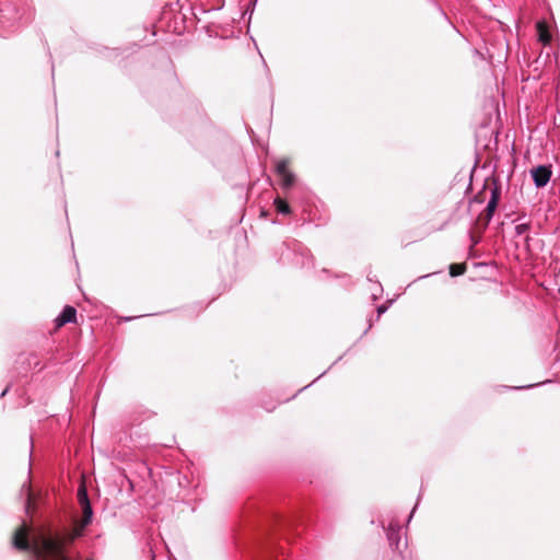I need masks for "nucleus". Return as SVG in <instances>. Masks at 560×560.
Here are the masks:
<instances>
[{"mask_svg": "<svg viewBox=\"0 0 560 560\" xmlns=\"http://www.w3.org/2000/svg\"><path fill=\"white\" fill-rule=\"evenodd\" d=\"M22 7H12L11 1L5 0L0 8V25L4 31H13L21 21H28L32 16L28 0H20Z\"/></svg>", "mask_w": 560, "mask_h": 560, "instance_id": "7ed1b4c3", "label": "nucleus"}, {"mask_svg": "<svg viewBox=\"0 0 560 560\" xmlns=\"http://www.w3.org/2000/svg\"><path fill=\"white\" fill-rule=\"evenodd\" d=\"M500 198H501V186L497 180H493V186L491 187V190H490V199L489 200H492V201L494 200V201L499 202Z\"/></svg>", "mask_w": 560, "mask_h": 560, "instance_id": "2eb2a0df", "label": "nucleus"}, {"mask_svg": "<svg viewBox=\"0 0 560 560\" xmlns=\"http://www.w3.org/2000/svg\"><path fill=\"white\" fill-rule=\"evenodd\" d=\"M368 280L371 281V282L373 281V279H372V277L370 275H368Z\"/></svg>", "mask_w": 560, "mask_h": 560, "instance_id": "a878e982", "label": "nucleus"}, {"mask_svg": "<svg viewBox=\"0 0 560 560\" xmlns=\"http://www.w3.org/2000/svg\"><path fill=\"white\" fill-rule=\"evenodd\" d=\"M386 537L389 544V547L393 551H396L400 558V560H406L405 550L408 547L407 539L401 542L400 537V526L397 523H389L386 528Z\"/></svg>", "mask_w": 560, "mask_h": 560, "instance_id": "20e7f679", "label": "nucleus"}, {"mask_svg": "<svg viewBox=\"0 0 560 560\" xmlns=\"http://www.w3.org/2000/svg\"><path fill=\"white\" fill-rule=\"evenodd\" d=\"M275 409V406H272L271 408H267L268 411H272Z\"/></svg>", "mask_w": 560, "mask_h": 560, "instance_id": "cd10ccee", "label": "nucleus"}, {"mask_svg": "<svg viewBox=\"0 0 560 560\" xmlns=\"http://www.w3.org/2000/svg\"><path fill=\"white\" fill-rule=\"evenodd\" d=\"M538 28H541V24H538ZM551 37L547 31L542 32L539 30V40L544 44H548L550 42Z\"/></svg>", "mask_w": 560, "mask_h": 560, "instance_id": "f3484780", "label": "nucleus"}, {"mask_svg": "<svg viewBox=\"0 0 560 560\" xmlns=\"http://www.w3.org/2000/svg\"><path fill=\"white\" fill-rule=\"evenodd\" d=\"M10 388H11V386H10V385H8V386H7V387H5V388L0 393V398H1V397H4V396L9 393Z\"/></svg>", "mask_w": 560, "mask_h": 560, "instance_id": "6ab92c4d", "label": "nucleus"}, {"mask_svg": "<svg viewBox=\"0 0 560 560\" xmlns=\"http://www.w3.org/2000/svg\"><path fill=\"white\" fill-rule=\"evenodd\" d=\"M498 203L497 201H492V200H489L488 203H487V207H486V210H485V223L486 225L492 220L493 218V214L498 208Z\"/></svg>", "mask_w": 560, "mask_h": 560, "instance_id": "9b49d317", "label": "nucleus"}, {"mask_svg": "<svg viewBox=\"0 0 560 560\" xmlns=\"http://www.w3.org/2000/svg\"><path fill=\"white\" fill-rule=\"evenodd\" d=\"M288 165L289 160L287 159L277 161L275 171L279 177L290 172Z\"/></svg>", "mask_w": 560, "mask_h": 560, "instance_id": "ddd939ff", "label": "nucleus"}, {"mask_svg": "<svg viewBox=\"0 0 560 560\" xmlns=\"http://www.w3.org/2000/svg\"><path fill=\"white\" fill-rule=\"evenodd\" d=\"M273 205H275V208H276L278 213H281V214H284V215L291 213V208H290L289 203L284 199H282L280 197H277L273 200Z\"/></svg>", "mask_w": 560, "mask_h": 560, "instance_id": "1a4fd4ad", "label": "nucleus"}, {"mask_svg": "<svg viewBox=\"0 0 560 560\" xmlns=\"http://www.w3.org/2000/svg\"><path fill=\"white\" fill-rule=\"evenodd\" d=\"M535 385H527V386H518V387H514L515 389H524V388H532L534 387Z\"/></svg>", "mask_w": 560, "mask_h": 560, "instance_id": "4be33fe9", "label": "nucleus"}, {"mask_svg": "<svg viewBox=\"0 0 560 560\" xmlns=\"http://www.w3.org/2000/svg\"><path fill=\"white\" fill-rule=\"evenodd\" d=\"M551 175V165L542 164L530 170V176L533 178L534 185L537 188L545 187L549 183Z\"/></svg>", "mask_w": 560, "mask_h": 560, "instance_id": "423d86ee", "label": "nucleus"}, {"mask_svg": "<svg viewBox=\"0 0 560 560\" xmlns=\"http://www.w3.org/2000/svg\"><path fill=\"white\" fill-rule=\"evenodd\" d=\"M372 327V323L369 324L368 328L364 330L363 334H366V331Z\"/></svg>", "mask_w": 560, "mask_h": 560, "instance_id": "b1692460", "label": "nucleus"}, {"mask_svg": "<svg viewBox=\"0 0 560 560\" xmlns=\"http://www.w3.org/2000/svg\"><path fill=\"white\" fill-rule=\"evenodd\" d=\"M386 537L389 544V547L393 551H396L400 558V560H406L405 550L408 547L407 539L401 542L400 537V526L397 523H389L386 528Z\"/></svg>", "mask_w": 560, "mask_h": 560, "instance_id": "39448f33", "label": "nucleus"}, {"mask_svg": "<svg viewBox=\"0 0 560 560\" xmlns=\"http://www.w3.org/2000/svg\"><path fill=\"white\" fill-rule=\"evenodd\" d=\"M416 508H417V504L415 505V508H413V509H412V511L410 512V515H409L408 522L411 520V517H412V515H413V513H415Z\"/></svg>", "mask_w": 560, "mask_h": 560, "instance_id": "5701e85b", "label": "nucleus"}, {"mask_svg": "<svg viewBox=\"0 0 560 560\" xmlns=\"http://www.w3.org/2000/svg\"><path fill=\"white\" fill-rule=\"evenodd\" d=\"M77 322V310L71 305H66L61 313L56 317L55 323L57 327H62L69 323Z\"/></svg>", "mask_w": 560, "mask_h": 560, "instance_id": "6e6552de", "label": "nucleus"}, {"mask_svg": "<svg viewBox=\"0 0 560 560\" xmlns=\"http://www.w3.org/2000/svg\"><path fill=\"white\" fill-rule=\"evenodd\" d=\"M30 444H31V448L33 447V441L31 440L30 441ZM32 454V451L30 452V455Z\"/></svg>", "mask_w": 560, "mask_h": 560, "instance_id": "bb28decb", "label": "nucleus"}, {"mask_svg": "<svg viewBox=\"0 0 560 560\" xmlns=\"http://www.w3.org/2000/svg\"><path fill=\"white\" fill-rule=\"evenodd\" d=\"M559 293H560V288H559Z\"/></svg>", "mask_w": 560, "mask_h": 560, "instance_id": "c85d7f7f", "label": "nucleus"}, {"mask_svg": "<svg viewBox=\"0 0 560 560\" xmlns=\"http://www.w3.org/2000/svg\"><path fill=\"white\" fill-rule=\"evenodd\" d=\"M529 241H530V237L528 235L525 236L524 243H525V247H526L527 250H529Z\"/></svg>", "mask_w": 560, "mask_h": 560, "instance_id": "aec40b11", "label": "nucleus"}, {"mask_svg": "<svg viewBox=\"0 0 560 560\" xmlns=\"http://www.w3.org/2000/svg\"><path fill=\"white\" fill-rule=\"evenodd\" d=\"M281 255L279 257V261L282 264L291 261L294 266L301 268H312L313 256L308 248H306L302 243L292 240L290 242H284L281 245Z\"/></svg>", "mask_w": 560, "mask_h": 560, "instance_id": "f03ea898", "label": "nucleus"}, {"mask_svg": "<svg viewBox=\"0 0 560 560\" xmlns=\"http://www.w3.org/2000/svg\"><path fill=\"white\" fill-rule=\"evenodd\" d=\"M521 220H522L521 217H518L515 220L516 224H515L514 231H515L516 236H521V235L525 234L530 228L529 222H521Z\"/></svg>", "mask_w": 560, "mask_h": 560, "instance_id": "f8f14e48", "label": "nucleus"}, {"mask_svg": "<svg viewBox=\"0 0 560 560\" xmlns=\"http://www.w3.org/2000/svg\"><path fill=\"white\" fill-rule=\"evenodd\" d=\"M280 179H281V183H280L281 188L287 190V189L291 188L294 185V183H295V175H294V173L289 172V173L280 176Z\"/></svg>", "mask_w": 560, "mask_h": 560, "instance_id": "9d476101", "label": "nucleus"}, {"mask_svg": "<svg viewBox=\"0 0 560 560\" xmlns=\"http://www.w3.org/2000/svg\"><path fill=\"white\" fill-rule=\"evenodd\" d=\"M20 497L23 499L24 510L27 514L35 509L34 493L32 491L31 483L24 482L20 489Z\"/></svg>", "mask_w": 560, "mask_h": 560, "instance_id": "0eeeda50", "label": "nucleus"}, {"mask_svg": "<svg viewBox=\"0 0 560 560\" xmlns=\"http://www.w3.org/2000/svg\"><path fill=\"white\" fill-rule=\"evenodd\" d=\"M149 553H150V556H151V559H152V560H155V552H154V550H153L152 546H149Z\"/></svg>", "mask_w": 560, "mask_h": 560, "instance_id": "412c9836", "label": "nucleus"}, {"mask_svg": "<svg viewBox=\"0 0 560 560\" xmlns=\"http://www.w3.org/2000/svg\"><path fill=\"white\" fill-rule=\"evenodd\" d=\"M77 497L83 515L79 524L54 532L46 528L33 529L23 521L12 538L14 548L28 551L30 560H77L70 545L83 535L94 514L84 483L80 485Z\"/></svg>", "mask_w": 560, "mask_h": 560, "instance_id": "f257e3e1", "label": "nucleus"}, {"mask_svg": "<svg viewBox=\"0 0 560 560\" xmlns=\"http://www.w3.org/2000/svg\"><path fill=\"white\" fill-rule=\"evenodd\" d=\"M387 310H388V306H387L386 304H381V305H378V306H377V308H376V312H377V317H376V319H378V318H380V316H381L382 314H384Z\"/></svg>", "mask_w": 560, "mask_h": 560, "instance_id": "a211bd4d", "label": "nucleus"}, {"mask_svg": "<svg viewBox=\"0 0 560 560\" xmlns=\"http://www.w3.org/2000/svg\"><path fill=\"white\" fill-rule=\"evenodd\" d=\"M465 272H466V265L465 264H452L450 266V276L451 277L462 276Z\"/></svg>", "mask_w": 560, "mask_h": 560, "instance_id": "4468645a", "label": "nucleus"}, {"mask_svg": "<svg viewBox=\"0 0 560 560\" xmlns=\"http://www.w3.org/2000/svg\"><path fill=\"white\" fill-rule=\"evenodd\" d=\"M375 284H376V288L372 292V300L373 301L378 300L382 296V293H383V287L381 285V283L375 281Z\"/></svg>", "mask_w": 560, "mask_h": 560, "instance_id": "dca6fc26", "label": "nucleus"}, {"mask_svg": "<svg viewBox=\"0 0 560 560\" xmlns=\"http://www.w3.org/2000/svg\"><path fill=\"white\" fill-rule=\"evenodd\" d=\"M430 275H424V276H421L419 277L418 279H424V278H428Z\"/></svg>", "mask_w": 560, "mask_h": 560, "instance_id": "393cba45", "label": "nucleus"}]
</instances>
